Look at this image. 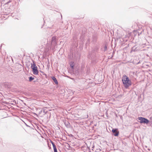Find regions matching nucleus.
<instances>
[{"label":"nucleus","instance_id":"f257e3e1","mask_svg":"<svg viewBox=\"0 0 152 152\" xmlns=\"http://www.w3.org/2000/svg\"><path fill=\"white\" fill-rule=\"evenodd\" d=\"M122 81L124 87L127 88L131 85V81L129 79V78L125 75H124L122 77Z\"/></svg>","mask_w":152,"mask_h":152},{"label":"nucleus","instance_id":"f03ea898","mask_svg":"<svg viewBox=\"0 0 152 152\" xmlns=\"http://www.w3.org/2000/svg\"><path fill=\"white\" fill-rule=\"evenodd\" d=\"M31 68L32 69L33 73L34 75H37L38 73V71L37 69V68L35 63L33 62L31 65Z\"/></svg>","mask_w":152,"mask_h":152},{"label":"nucleus","instance_id":"7ed1b4c3","mask_svg":"<svg viewBox=\"0 0 152 152\" xmlns=\"http://www.w3.org/2000/svg\"><path fill=\"white\" fill-rule=\"evenodd\" d=\"M138 119L140 120V123H146L147 124L149 122L147 119L142 117H138Z\"/></svg>","mask_w":152,"mask_h":152},{"label":"nucleus","instance_id":"20e7f679","mask_svg":"<svg viewBox=\"0 0 152 152\" xmlns=\"http://www.w3.org/2000/svg\"><path fill=\"white\" fill-rule=\"evenodd\" d=\"M57 44V38L56 37H53L52 38L51 45L52 47H55Z\"/></svg>","mask_w":152,"mask_h":152},{"label":"nucleus","instance_id":"39448f33","mask_svg":"<svg viewBox=\"0 0 152 152\" xmlns=\"http://www.w3.org/2000/svg\"><path fill=\"white\" fill-rule=\"evenodd\" d=\"M115 136H117L119 134V131L117 129H113L112 131Z\"/></svg>","mask_w":152,"mask_h":152},{"label":"nucleus","instance_id":"423d86ee","mask_svg":"<svg viewBox=\"0 0 152 152\" xmlns=\"http://www.w3.org/2000/svg\"><path fill=\"white\" fill-rule=\"evenodd\" d=\"M129 34L125 35L124 37L123 38V41L124 42H126L129 39Z\"/></svg>","mask_w":152,"mask_h":152},{"label":"nucleus","instance_id":"0eeeda50","mask_svg":"<svg viewBox=\"0 0 152 152\" xmlns=\"http://www.w3.org/2000/svg\"><path fill=\"white\" fill-rule=\"evenodd\" d=\"M50 142H51V143H52V144L53 146L54 152H57L56 146V145H55V144H54V142L51 141H50Z\"/></svg>","mask_w":152,"mask_h":152},{"label":"nucleus","instance_id":"6e6552de","mask_svg":"<svg viewBox=\"0 0 152 152\" xmlns=\"http://www.w3.org/2000/svg\"><path fill=\"white\" fill-rule=\"evenodd\" d=\"M52 79L53 80L54 82L56 84H58V81L55 77H52Z\"/></svg>","mask_w":152,"mask_h":152},{"label":"nucleus","instance_id":"1a4fd4ad","mask_svg":"<svg viewBox=\"0 0 152 152\" xmlns=\"http://www.w3.org/2000/svg\"><path fill=\"white\" fill-rule=\"evenodd\" d=\"M33 79H34V78H33L32 77H29V81H31L32 80H33Z\"/></svg>","mask_w":152,"mask_h":152},{"label":"nucleus","instance_id":"9d476101","mask_svg":"<svg viewBox=\"0 0 152 152\" xmlns=\"http://www.w3.org/2000/svg\"><path fill=\"white\" fill-rule=\"evenodd\" d=\"M108 47V46L107 45H106L104 48H107Z\"/></svg>","mask_w":152,"mask_h":152},{"label":"nucleus","instance_id":"9b49d317","mask_svg":"<svg viewBox=\"0 0 152 152\" xmlns=\"http://www.w3.org/2000/svg\"><path fill=\"white\" fill-rule=\"evenodd\" d=\"M123 35V34H121V36H120L119 37V38H120L121 37H122Z\"/></svg>","mask_w":152,"mask_h":152},{"label":"nucleus","instance_id":"f8f14e48","mask_svg":"<svg viewBox=\"0 0 152 152\" xmlns=\"http://www.w3.org/2000/svg\"><path fill=\"white\" fill-rule=\"evenodd\" d=\"M71 66H72V67H73V66L74 64H73V63H72V64H71Z\"/></svg>","mask_w":152,"mask_h":152},{"label":"nucleus","instance_id":"ddd939ff","mask_svg":"<svg viewBox=\"0 0 152 152\" xmlns=\"http://www.w3.org/2000/svg\"><path fill=\"white\" fill-rule=\"evenodd\" d=\"M3 45H4V44H2V45H1V47Z\"/></svg>","mask_w":152,"mask_h":152},{"label":"nucleus","instance_id":"4468645a","mask_svg":"<svg viewBox=\"0 0 152 152\" xmlns=\"http://www.w3.org/2000/svg\"><path fill=\"white\" fill-rule=\"evenodd\" d=\"M144 46H142V48H144Z\"/></svg>","mask_w":152,"mask_h":152}]
</instances>
